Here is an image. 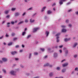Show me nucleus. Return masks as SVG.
<instances>
[{"instance_id": "nucleus-8", "label": "nucleus", "mask_w": 78, "mask_h": 78, "mask_svg": "<svg viewBox=\"0 0 78 78\" xmlns=\"http://www.w3.org/2000/svg\"><path fill=\"white\" fill-rule=\"evenodd\" d=\"M52 12L50 10H49L48 11V14H51Z\"/></svg>"}, {"instance_id": "nucleus-58", "label": "nucleus", "mask_w": 78, "mask_h": 78, "mask_svg": "<svg viewBox=\"0 0 78 78\" xmlns=\"http://www.w3.org/2000/svg\"><path fill=\"white\" fill-rule=\"evenodd\" d=\"M70 2H68V3H67V5H69V4H70Z\"/></svg>"}, {"instance_id": "nucleus-12", "label": "nucleus", "mask_w": 78, "mask_h": 78, "mask_svg": "<svg viewBox=\"0 0 78 78\" xmlns=\"http://www.w3.org/2000/svg\"><path fill=\"white\" fill-rule=\"evenodd\" d=\"M49 66V64L48 63H47L46 64H45L44 65V67H45L46 66Z\"/></svg>"}, {"instance_id": "nucleus-52", "label": "nucleus", "mask_w": 78, "mask_h": 78, "mask_svg": "<svg viewBox=\"0 0 78 78\" xmlns=\"http://www.w3.org/2000/svg\"><path fill=\"white\" fill-rule=\"evenodd\" d=\"M0 63H1V64H2V63H3V62L2 61L0 60Z\"/></svg>"}, {"instance_id": "nucleus-21", "label": "nucleus", "mask_w": 78, "mask_h": 78, "mask_svg": "<svg viewBox=\"0 0 78 78\" xmlns=\"http://www.w3.org/2000/svg\"><path fill=\"white\" fill-rule=\"evenodd\" d=\"M25 33H26V32L25 31H24V32H23L22 34V35L23 36H24V35H25Z\"/></svg>"}, {"instance_id": "nucleus-50", "label": "nucleus", "mask_w": 78, "mask_h": 78, "mask_svg": "<svg viewBox=\"0 0 78 78\" xmlns=\"http://www.w3.org/2000/svg\"><path fill=\"white\" fill-rule=\"evenodd\" d=\"M3 36H2L1 37H0V39H2V38H3Z\"/></svg>"}, {"instance_id": "nucleus-34", "label": "nucleus", "mask_w": 78, "mask_h": 78, "mask_svg": "<svg viewBox=\"0 0 78 78\" xmlns=\"http://www.w3.org/2000/svg\"><path fill=\"white\" fill-rule=\"evenodd\" d=\"M25 22L26 23H27V22H28V20H25Z\"/></svg>"}, {"instance_id": "nucleus-16", "label": "nucleus", "mask_w": 78, "mask_h": 78, "mask_svg": "<svg viewBox=\"0 0 78 78\" xmlns=\"http://www.w3.org/2000/svg\"><path fill=\"white\" fill-rule=\"evenodd\" d=\"M59 37L58 36H57L56 38L57 39V42H59V39H58V38H59Z\"/></svg>"}, {"instance_id": "nucleus-9", "label": "nucleus", "mask_w": 78, "mask_h": 78, "mask_svg": "<svg viewBox=\"0 0 78 78\" xmlns=\"http://www.w3.org/2000/svg\"><path fill=\"white\" fill-rule=\"evenodd\" d=\"M20 15V13L18 12L16 13L15 14V16H19Z\"/></svg>"}, {"instance_id": "nucleus-22", "label": "nucleus", "mask_w": 78, "mask_h": 78, "mask_svg": "<svg viewBox=\"0 0 78 78\" xmlns=\"http://www.w3.org/2000/svg\"><path fill=\"white\" fill-rule=\"evenodd\" d=\"M9 12V11H8L7 10V11H5V14H8V13Z\"/></svg>"}, {"instance_id": "nucleus-1", "label": "nucleus", "mask_w": 78, "mask_h": 78, "mask_svg": "<svg viewBox=\"0 0 78 78\" xmlns=\"http://www.w3.org/2000/svg\"><path fill=\"white\" fill-rule=\"evenodd\" d=\"M10 73L12 75H16V73L13 71H11L10 72Z\"/></svg>"}, {"instance_id": "nucleus-10", "label": "nucleus", "mask_w": 78, "mask_h": 78, "mask_svg": "<svg viewBox=\"0 0 78 78\" xmlns=\"http://www.w3.org/2000/svg\"><path fill=\"white\" fill-rule=\"evenodd\" d=\"M45 33L46 34V36H48V34H49V32L48 31H46Z\"/></svg>"}, {"instance_id": "nucleus-23", "label": "nucleus", "mask_w": 78, "mask_h": 78, "mask_svg": "<svg viewBox=\"0 0 78 78\" xmlns=\"http://www.w3.org/2000/svg\"><path fill=\"white\" fill-rule=\"evenodd\" d=\"M9 24H10V23H7V27H9Z\"/></svg>"}, {"instance_id": "nucleus-11", "label": "nucleus", "mask_w": 78, "mask_h": 78, "mask_svg": "<svg viewBox=\"0 0 78 78\" xmlns=\"http://www.w3.org/2000/svg\"><path fill=\"white\" fill-rule=\"evenodd\" d=\"M45 8H46V7H43V8L42 9L41 12H43V11H44V9H45Z\"/></svg>"}, {"instance_id": "nucleus-57", "label": "nucleus", "mask_w": 78, "mask_h": 78, "mask_svg": "<svg viewBox=\"0 0 78 78\" xmlns=\"http://www.w3.org/2000/svg\"><path fill=\"white\" fill-rule=\"evenodd\" d=\"M23 51V50H21L20 51V52H22Z\"/></svg>"}, {"instance_id": "nucleus-13", "label": "nucleus", "mask_w": 78, "mask_h": 78, "mask_svg": "<svg viewBox=\"0 0 78 78\" xmlns=\"http://www.w3.org/2000/svg\"><path fill=\"white\" fill-rule=\"evenodd\" d=\"M57 56H58V55L56 53H54V57H56Z\"/></svg>"}, {"instance_id": "nucleus-41", "label": "nucleus", "mask_w": 78, "mask_h": 78, "mask_svg": "<svg viewBox=\"0 0 78 78\" xmlns=\"http://www.w3.org/2000/svg\"><path fill=\"white\" fill-rule=\"evenodd\" d=\"M66 23H68V22H69V20H66Z\"/></svg>"}, {"instance_id": "nucleus-24", "label": "nucleus", "mask_w": 78, "mask_h": 78, "mask_svg": "<svg viewBox=\"0 0 78 78\" xmlns=\"http://www.w3.org/2000/svg\"><path fill=\"white\" fill-rule=\"evenodd\" d=\"M77 45V43H75L74 44V46H73V47H75Z\"/></svg>"}, {"instance_id": "nucleus-56", "label": "nucleus", "mask_w": 78, "mask_h": 78, "mask_svg": "<svg viewBox=\"0 0 78 78\" xmlns=\"http://www.w3.org/2000/svg\"><path fill=\"white\" fill-rule=\"evenodd\" d=\"M68 53V51H66V54H67Z\"/></svg>"}, {"instance_id": "nucleus-53", "label": "nucleus", "mask_w": 78, "mask_h": 78, "mask_svg": "<svg viewBox=\"0 0 78 78\" xmlns=\"http://www.w3.org/2000/svg\"><path fill=\"white\" fill-rule=\"evenodd\" d=\"M72 11V9H71L68 10V12H70V11Z\"/></svg>"}, {"instance_id": "nucleus-31", "label": "nucleus", "mask_w": 78, "mask_h": 78, "mask_svg": "<svg viewBox=\"0 0 78 78\" xmlns=\"http://www.w3.org/2000/svg\"><path fill=\"white\" fill-rule=\"evenodd\" d=\"M60 33H58V34H57L56 35V36H59V35H60Z\"/></svg>"}, {"instance_id": "nucleus-60", "label": "nucleus", "mask_w": 78, "mask_h": 78, "mask_svg": "<svg viewBox=\"0 0 78 78\" xmlns=\"http://www.w3.org/2000/svg\"><path fill=\"white\" fill-rule=\"evenodd\" d=\"M64 61H65V60H63L61 62H64Z\"/></svg>"}, {"instance_id": "nucleus-38", "label": "nucleus", "mask_w": 78, "mask_h": 78, "mask_svg": "<svg viewBox=\"0 0 78 78\" xmlns=\"http://www.w3.org/2000/svg\"><path fill=\"white\" fill-rule=\"evenodd\" d=\"M68 26L69 27H72V24H69L68 25Z\"/></svg>"}, {"instance_id": "nucleus-6", "label": "nucleus", "mask_w": 78, "mask_h": 78, "mask_svg": "<svg viewBox=\"0 0 78 78\" xmlns=\"http://www.w3.org/2000/svg\"><path fill=\"white\" fill-rule=\"evenodd\" d=\"M2 61L4 62H6V61H7V58H2Z\"/></svg>"}, {"instance_id": "nucleus-17", "label": "nucleus", "mask_w": 78, "mask_h": 78, "mask_svg": "<svg viewBox=\"0 0 78 78\" xmlns=\"http://www.w3.org/2000/svg\"><path fill=\"white\" fill-rule=\"evenodd\" d=\"M66 31H67V30L65 29H63L62 30V32H66Z\"/></svg>"}, {"instance_id": "nucleus-48", "label": "nucleus", "mask_w": 78, "mask_h": 78, "mask_svg": "<svg viewBox=\"0 0 78 78\" xmlns=\"http://www.w3.org/2000/svg\"><path fill=\"white\" fill-rule=\"evenodd\" d=\"M55 5H56V4H55V3H54L52 5L53 6H55Z\"/></svg>"}, {"instance_id": "nucleus-64", "label": "nucleus", "mask_w": 78, "mask_h": 78, "mask_svg": "<svg viewBox=\"0 0 78 78\" xmlns=\"http://www.w3.org/2000/svg\"><path fill=\"white\" fill-rule=\"evenodd\" d=\"M34 78H39V77H34Z\"/></svg>"}, {"instance_id": "nucleus-37", "label": "nucleus", "mask_w": 78, "mask_h": 78, "mask_svg": "<svg viewBox=\"0 0 78 78\" xmlns=\"http://www.w3.org/2000/svg\"><path fill=\"white\" fill-rule=\"evenodd\" d=\"M19 45H16V48H19Z\"/></svg>"}, {"instance_id": "nucleus-51", "label": "nucleus", "mask_w": 78, "mask_h": 78, "mask_svg": "<svg viewBox=\"0 0 78 78\" xmlns=\"http://www.w3.org/2000/svg\"><path fill=\"white\" fill-rule=\"evenodd\" d=\"M44 58H47V56L45 55V56H44Z\"/></svg>"}, {"instance_id": "nucleus-18", "label": "nucleus", "mask_w": 78, "mask_h": 78, "mask_svg": "<svg viewBox=\"0 0 78 78\" xmlns=\"http://www.w3.org/2000/svg\"><path fill=\"white\" fill-rule=\"evenodd\" d=\"M49 75L50 76H53V73H51L49 74Z\"/></svg>"}, {"instance_id": "nucleus-49", "label": "nucleus", "mask_w": 78, "mask_h": 78, "mask_svg": "<svg viewBox=\"0 0 78 78\" xmlns=\"http://www.w3.org/2000/svg\"><path fill=\"white\" fill-rule=\"evenodd\" d=\"M59 51L60 53H62V50H59Z\"/></svg>"}, {"instance_id": "nucleus-27", "label": "nucleus", "mask_w": 78, "mask_h": 78, "mask_svg": "<svg viewBox=\"0 0 78 78\" xmlns=\"http://www.w3.org/2000/svg\"><path fill=\"white\" fill-rule=\"evenodd\" d=\"M38 54V53L37 52H35L34 53V55H37Z\"/></svg>"}, {"instance_id": "nucleus-39", "label": "nucleus", "mask_w": 78, "mask_h": 78, "mask_svg": "<svg viewBox=\"0 0 78 78\" xmlns=\"http://www.w3.org/2000/svg\"><path fill=\"white\" fill-rule=\"evenodd\" d=\"M31 54L30 53L29 55V58H31Z\"/></svg>"}, {"instance_id": "nucleus-44", "label": "nucleus", "mask_w": 78, "mask_h": 78, "mask_svg": "<svg viewBox=\"0 0 78 78\" xmlns=\"http://www.w3.org/2000/svg\"><path fill=\"white\" fill-rule=\"evenodd\" d=\"M3 70L4 72V73H6V70H5L4 69H3Z\"/></svg>"}, {"instance_id": "nucleus-7", "label": "nucleus", "mask_w": 78, "mask_h": 78, "mask_svg": "<svg viewBox=\"0 0 78 78\" xmlns=\"http://www.w3.org/2000/svg\"><path fill=\"white\" fill-rule=\"evenodd\" d=\"M70 40V38H69V39L65 38V39L64 41L65 42H67V41H69Z\"/></svg>"}, {"instance_id": "nucleus-61", "label": "nucleus", "mask_w": 78, "mask_h": 78, "mask_svg": "<svg viewBox=\"0 0 78 78\" xmlns=\"http://www.w3.org/2000/svg\"><path fill=\"white\" fill-rule=\"evenodd\" d=\"M71 73L72 74H73V73H74V71H73Z\"/></svg>"}, {"instance_id": "nucleus-47", "label": "nucleus", "mask_w": 78, "mask_h": 78, "mask_svg": "<svg viewBox=\"0 0 78 78\" xmlns=\"http://www.w3.org/2000/svg\"><path fill=\"white\" fill-rule=\"evenodd\" d=\"M15 60H16V61H18V60H19V58H15Z\"/></svg>"}, {"instance_id": "nucleus-29", "label": "nucleus", "mask_w": 78, "mask_h": 78, "mask_svg": "<svg viewBox=\"0 0 78 78\" xmlns=\"http://www.w3.org/2000/svg\"><path fill=\"white\" fill-rule=\"evenodd\" d=\"M15 10H16V8H12V11H15Z\"/></svg>"}, {"instance_id": "nucleus-30", "label": "nucleus", "mask_w": 78, "mask_h": 78, "mask_svg": "<svg viewBox=\"0 0 78 78\" xmlns=\"http://www.w3.org/2000/svg\"><path fill=\"white\" fill-rule=\"evenodd\" d=\"M57 70H59L60 69V67H57Z\"/></svg>"}, {"instance_id": "nucleus-45", "label": "nucleus", "mask_w": 78, "mask_h": 78, "mask_svg": "<svg viewBox=\"0 0 78 78\" xmlns=\"http://www.w3.org/2000/svg\"><path fill=\"white\" fill-rule=\"evenodd\" d=\"M74 58H76L77 57V55H74Z\"/></svg>"}, {"instance_id": "nucleus-42", "label": "nucleus", "mask_w": 78, "mask_h": 78, "mask_svg": "<svg viewBox=\"0 0 78 78\" xmlns=\"http://www.w3.org/2000/svg\"><path fill=\"white\" fill-rule=\"evenodd\" d=\"M5 37H8V35L7 34H6L5 35Z\"/></svg>"}, {"instance_id": "nucleus-59", "label": "nucleus", "mask_w": 78, "mask_h": 78, "mask_svg": "<svg viewBox=\"0 0 78 78\" xmlns=\"http://www.w3.org/2000/svg\"><path fill=\"white\" fill-rule=\"evenodd\" d=\"M76 13L77 15H78V12H76Z\"/></svg>"}, {"instance_id": "nucleus-46", "label": "nucleus", "mask_w": 78, "mask_h": 78, "mask_svg": "<svg viewBox=\"0 0 78 78\" xmlns=\"http://www.w3.org/2000/svg\"><path fill=\"white\" fill-rule=\"evenodd\" d=\"M62 47H63L62 45H60L59 46V48H62Z\"/></svg>"}, {"instance_id": "nucleus-2", "label": "nucleus", "mask_w": 78, "mask_h": 78, "mask_svg": "<svg viewBox=\"0 0 78 78\" xmlns=\"http://www.w3.org/2000/svg\"><path fill=\"white\" fill-rule=\"evenodd\" d=\"M66 0H60V5H62V4H63L62 2H66Z\"/></svg>"}, {"instance_id": "nucleus-36", "label": "nucleus", "mask_w": 78, "mask_h": 78, "mask_svg": "<svg viewBox=\"0 0 78 78\" xmlns=\"http://www.w3.org/2000/svg\"><path fill=\"white\" fill-rule=\"evenodd\" d=\"M9 15H8L7 16H6V18H9Z\"/></svg>"}, {"instance_id": "nucleus-25", "label": "nucleus", "mask_w": 78, "mask_h": 78, "mask_svg": "<svg viewBox=\"0 0 78 78\" xmlns=\"http://www.w3.org/2000/svg\"><path fill=\"white\" fill-rule=\"evenodd\" d=\"M30 37H31V35H29L27 37V38L28 39H29V38H30Z\"/></svg>"}, {"instance_id": "nucleus-54", "label": "nucleus", "mask_w": 78, "mask_h": 78, "mask_svg": "<svg viewBox=\"0 0 78 78\" xmlns=\"http://www.w3.org/2000/svg\"><path fill=\"white\" fill-rule=\"evenodd\" d=\"M25 15V13H24L22 15V16H24Z\"/></svg>"}, {"instance_id": "nucleus-5", "label": "nucleus", "mask_w": 78, "mask_h": 78, "mask_svg": "<svg viewBox=\"0 0 78 78\" xmlns=\"http://www.w3.org/2000/svg\"><path fill=\"white\" fill-rule=\"evenodd\" d=\"M68 65V63H65L64 64L62 65V66L63 67H66V66H67Z\"/></svg>"}, {"instance_id": "nucleus-35", "label": "nucleus", "mask_w": 78, "mask_h": 78, "mask_svg": "<svg viewBox=\"0 0 78 78\" xmlns=\"http://www.w3.org/2000/svg\"><path fill=\"white\" fill-rule=\"evenodd\" d=\"M75 70H77V71H78V68H76L75 69Z\"/></svg>"}, {"instance_id": "nucleus-33", "label": "nucleus", "mask_w": 78, "mask_h": 78, "mask_svg": "<svg viewBox=\"0 0 78 78\" xmlns=\"http://www.w3.org/2000/svg\"><path fill=\"white\" fill-rule=\"evenodd\" d=\"M31 9H32V7H30V8H29V9H27L28 10H31Z\"/></svg>"}, {"instance_id": "nucleus-14", "label": "nucleus", "mask_w": 78, "mask_h": 78, "mask_svg": "<svg viewBox=\"0 0 78 78\" xmlns=\"http://www.w3.org/2000/svg\"><path fill=\"white\" fill-rule=\"evenodd\" d=\"M66 69H63L62 70V72H63V73L65 72H66Z\"/></svg>"}, {"instance_id": "nucleus-32", "label": "nucleus", "mask_w": 78, "mask_h": 78, "mask_svg": "<svg viewBox=\"0 0 78 78\" xmlns=\"http://www.w3.org/2000/svg\"><path fill=\"white\" fill-rule=\"evenodd\" d=\"M40 49H41L42 51H44V48H41Z\"/></svg>"}, {"instance_id": "nucleus-28", "label": "nucleus", "mask_w": 78, "mask_h": 78, "mask_svg": "<svg viewBox=\"0 0 78 78\" xmlns=\"http://www.w3.org/2000/svg\"><path fill=\"white\" fill-rule=\"evenodd\" d=\"M17 38H14L13 39V40L14 41L17 40Z\"/></svg>"}, {"instance_id": "nucleus-4", "label": "nucleus", "mask_w": 78, "mask_h": 78, "mask_svg": "<svg viewBox=\"0 0 78 78\" xmlns=\"http://www.w3.org/2000/svg\"><path fill=\"white\" fill-rule=\"evenodd\" d=\"M11 53L12 55H14L15 54L17 53V52H16V51H13L11 52Z\"/></svg>"}, {"instance_id": "nucleus-3", "label": "nucleus", "mask_w": 78, "mask_h": 78, "mask_svg": "<svg viewBox=\"0 0 78 78\" xmlns=\"http://www.w3.org/2000/svg\"><path fill=\"white\" fill-rule=\"evenodd\" d=\"M38 29H39L38 28H34L33 30V33H34V32H36V31L37 30H38Z\"/></svg>"}, {"instance_id": "nucleus-40", "label": "nucleus", "mask_w": 78, "mask_h": 78, "mask_svg": "<svg viewBox=\"0 0 78 78\" xmlns=\"http://www.w3.org/2000/svg\"><path fill=\"white\" fill-rule=\"evenodd\" d=\"M11 23H12V25H14V22H11Z\"/></svg>"}, {"instance_id": "nucleus-26", "label": "nucleus", "mask_w": 78, "mask_h": 78, "mask_svg": "<svg viewBox=\"0 0 78 78\" xmlns=\"http://www.w3.org/2000/svg\"><path fill=\"white\" fill-rule=\"evenodd\" d=\"M30 22H34V20H31V19H30Z\"/></svg>"}, {"instance_id": "nucleus-43", "label": "nucleus", "mask_w": 78, "mask_h": 78, "mask_svg": "<svg viewBox=\"0 0 78 78\" xmlns=\"http://www.w3.org/2000/svg\"><path fill=\"white\" fill-rule=\"evenodd\" d=\"M66 27V26H61V27H62V28H65V27Z\"/></svg>"}, {"instance_id": "nucleus-20", "label": "nucleus", "mask_w": 78, "mask_h": 78, "mask_svg": "<svg viewBox=\"0 0 78 78\" xmlns=\"http://www.w3.org/2000/svg\"><path fill=\"white\" fill-rule=\"evenodd\" d=\"M23 23V21H20L19 23H18V25H20L22 23Z\"/></svg>"}, {"instance_id": "nucleus-55", "label": "nucleus", "mask_w": 78, "mask_h": 78, "mask_svg": "<svg viewBox=\"0 0 78 78\" xmlns=\"http://www.w3.org/2000/svg\"><path fill=\"white\" fill-rule=\"evenodd\" d=\"M22 47L23 48L25 47V46H24V45H23V44H22Z\"/></svg>"}, {"instance_id": "nucleus-19", "label": "nucleus", "mask_w": 78, "mask_h": 78, "mask_svg": "<svg viewBox=\"0 0 78 78\" xmlns=\"http://www.w3.org/2000/svg\"><path fill=\"white\" fill-rule=\"evenodd\" d=\"M15 34H15V33H12L11 35L12 36H14Z\"/></svg>"}, {"instance_id": "nucleus-62", "label": "nucleus", "mask_w": 78, "mask_h": 78, "mask_svg": "<svg viewBox=\"0 0 78 78\" xmlns=\"http://www.w3.org/2000/svg\"><path fill=\"white\" fill-rule=\"evenodd\" d=\"M49 66L50 67H52V66L51 65H49Z\"/></svg>"}, {"instance_id": "nucleus-15", "label": "nucleus", "mask_w": 78, "mask_h": 78, "mask_svg": "<svg viewBox=\"0 0 78 78\" xmlns=\"http://www.w3.org/2000/svg\"><path fill=\"white\" fill-rule=\"evenodd\" d=\"M12 42H11L9 43V44H8V45H9V46H10V45H12Z\"/></svg>"}, {"instance_id": "nucleus-63", "label": "nucleus", "mask_w": 78, "mask_h": 78, "mask_svg": "<svg viewBox=\"0 0 78 78\" xmlns=\"http://www.w3.org/2000/svg\"><path fill=\"white\" fill-rule=\"evenodd\" d=\"M53 10H54V11H55V8H53Z\"/></svg>"}]
</instances>
